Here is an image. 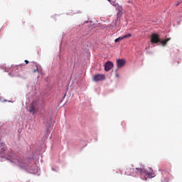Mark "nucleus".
<instances>
[{
  "mask_svg": "<svg viewBox=\"0 0 182 182\" xmlns=\"http://www.w3.org/2000/svg\"><path fill=\"white\" fill-rule=\"evenodd\" d=\"M116 77H119V74H116Z\"/></svg>",
  "mask_w": 182,
  "mask_h": 182,
  "instance_id": "obj_15",
  "label": "nucleus"
},
{
  "mask_svg": "<svg viewBox=\"0 0 182 182\" xmlns=\"http://www.w3.org/2000/svg\"><path fill=\"white\" fill-rule=\"evenodd\" d=\"M113 68V63L107 61L105 65V70L109 72Z\"/></svg>",
  "mask_w": 182,
  "mask_h": 182,
  "instance_id": "obj_5",
  "label": "nucleus"
},
{
  "mask_svg": "<svg viewBox=\"0 0 182 182\" xmlns=\"http://www.w3.org/2000/svg\"><path fill=\"white\" fill-rule=\"evenodd\" d=\"M117 23V20L115 21V22L114 23V28H117V25H116V23Z\"/></svg>",
  "mask_w": 182,
  "mask_h": 182,
  "instance_id": "obj_13",
  "label": "nucleus"
},
{
  "mask_svg": "<svg viewBox=\"0 0 182 182\" xmlns=\"http://www.w3.org/2000/svg\"><path fill=\"white\" fill-rule=\"evenodd\" d=\"M117 65L118 68H123L126 65V60L124 59L117 60Z\"/></svg>",
  "mask_w": 182,
  "mask_h": 182,
  "instance_id": "obj_6",
  "label": "nucleus"
},
{
  "mask_svg": "<svg viewBox=\"0 0 182 182\" xmlns=\"http://www.w3.org/2000/svg\"><path fill=\"white\" fill-rule=\"evenodd\" d=\"M168 41H170V38H166L163 41L160 40V43H161V45H163L164 46H166V45H167V42H168Z\"/></svg>",
  "mask_w": 182,
  "mask_h": 182,
  "instance_id": "obj_8",
  "label": "nucleus"
},
{
  "mask_svg": "<svg viewBox=\"0 0 182 182\" xmlns=\"http://www.w3.org/2000/svg\"><path fill=\"white\" fill-rule=\"evenodd\" d=\"M28 112L30 113H32L33 114H35L36 112H38V102L33 101L29 107Z\"/></svg>",
  "mask_w": 182,
  "mask_h": 182,
  "instance_id": "obj_2",
  "label": "nucleus"
},
{
  "mask_svg": "<svg viewBox=\"0 0 182 182\" xmlns=\"http://www.w3.org/2000/svg\"><path fill=\"white\" fill-rule=\"evenodd\" d=\"M25 63L26 64V65H28V63H29V61L28 60H25Z\"/></svg>",
  "mask_w": 182,
  "mask_h": 182,
  "instance_id": "obj_14",
  "label": "nucleus"
},
{
  "mask_svg": "<svg viewBox=\"0 0 182 182\" xmlns=\"http://www.w3.org/2000/svg\"><path fill=\"white\" fill-rule=\"evenodd\" d=\"M31 66L36 68L33 70V73H36V72H39V70L38 69V63H36L35 62H33L32 64H31Z\"/></svg>",
  "mask_w": 182,
  "mask_h": 182,
  "instance_id": "obj_7",
  "label": "nucleus"
},
{
  "mask_svg": "<svg viewBox=\"0 0 182 182\" xmlns=\"http://www.w3.org/2000/svg\"><path fill=\"white\" fill-rule=\"evenodd\" d=\"M146 173V169H144V167L143 166L140 167H137L136 168H128L125 171V174L127 176H135L136 174L137 176H143Z\"/></svg>",
  "mask_w": 182,
  "mask_h": 182,
  "instance_id": "obj_1",
  "label": "nucleus"
},
{
  "mask_svg": "<svg viewBox=\"0 0 182 182\" xmlns=\"http://www.w3.org/2000/svg\"><path fill=\"white\" fill-rule=\"evenodd\" d=\"M160 42V36L157 33H153L151 36V43H159Z\"/></svg>",
  "mask_w": 182,
  "mask_h": 182,
  "instance_id": "obj_4",
  "label": "nucleus"
},
{
  "mask_svg": "<svg viewBox=\"0 0 182 182\" xmlns=\"http://www.w3.org/2000/svg\"><path fill=\"white\" fill-rule=\"evenodd\" d=\"M123 39H127V38H132V34L131 33H127L125 34L122 36Z\"/></svg>",
  "mask_w": 182,
  "mask_h": 182,
  "instance_id": "obj_10",
  "label": "nucleus"
},
{
  "mask_svg": "<svg viewBox=\"0 0 182 182\" xmlns=\"http://www.w3.org/2000/svg\"><path fill=\"white\" fill-rule=\"evenodd\" d=\"M119 41H123V37H119L114 40L115 43H117Z\"/></svg>",
  "mask_w": 182,
  "mask_h": 182,
  "instance_id": "obj_11",
  "label": "nucleus"
},
{
  "mask_svg": "<svg viewBox=\"0 0 182 182\" xmlns=\"http://www.w3.org/2000/svg\"><path fill=\"white\" fill-rule=\"evenodd\" d=\"M182 3V1L181 0H180V1H176V6H178V5H180V4H181Z\"/></svg>",
  "mask_w": 182,
  "mask_h": 182,
  "instance_id": "obj_12",
  "label": "nucleus"
},
{
  "mask_svg": "<svg viewBox=\"0 0 182 182\" xmlns=\"http://www.w3.org/2000/svg\"><path fill=\"white\" fill-rule=\"evenodd\" d=\"M144 174H145V176H148V177H149L150 178H151L153 177V176H154V173L153 171H151V172L146 171V173Z\"/></svg>",
  "mask_w": 182,
  "mask_h": 182,
  "instance_id": "obj_9",
  "label": "nucleus"
},
{
  "mask_svg": "<svg viewBox=\"0 0 182 182\" xmlns=\"http://www.w3.org/2000/svg\"><path fill=\"white\" fill-rule=\"evenodd\" d=\"M105 79L106 75L105 74H97L92 77L93 82H102V80H105Z\"/></svg>",
  "mask_w": 182,
  "mask_h": 182,
  "instance_id": "obj_3",
  "label": "nucleus"
}]
</instances>
